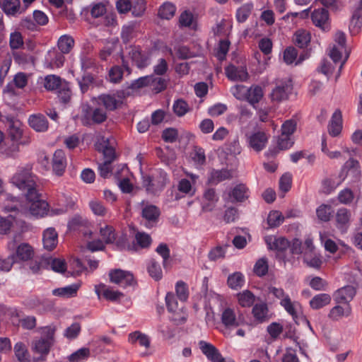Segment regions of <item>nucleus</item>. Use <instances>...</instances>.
<instances>
[{
	"label": "nucleus",
	"mask_w": 362,
	"mask_h": 362,
	"mask_svg": "<svg viewBox=\"0 0 362 362\" xmlns=\"http://www.w3.org/2000/svg\"><path fill=\"white\" fill-rule=\"evenodd\" d=\"M52 346V341L45 340V338H40L33 341L31 344V350L35 354H40V356L33 358L34 362L45 361L46 356L49 354L51 346Z\"/></svg>",
	"instance_id": "6e6552de"
},
{
	"label": "nucleus",
	"mask_w": 362,
	"mask_h": 362,
	"mask_svg": "<svg viewBox=\"0 0 362 362\" xmlns=\"http://www.w3.org/2000/svg\"><path fill=\"white\" fill-rule=\"evenodd\" d=\"M199 348L202 353L211 361L216 362L220 360L221 354L218 349L212 344L204 341L199 343Z\"/></svg>",
	"instance_id": "a878e982"
},
{
	"label": "nucleus",
	"mask_w": 362,
	"mask_h": 362,
	"mask_svg": "<svg viewBox=\"0 0 362 362\" xmlns=\"http://www.w3.org/2000/svg\"><path fill=\"white\" fill-rule=\"evenodd\" d=\"M292 90L291 85L288 81H279L270 93L273 102H281L287 100Z\"/></svg>",
	"instance_id": "1a4fd4ad"
},
{
	"label": "nucleus",
	"mask_w": 362,
	"mask_h": 362,
	"mask_svg": "<svg viewBox=\"0 0 362 362\" xmlns=\"http://www.w3.org/2000/svg\"><path fill=\"white\" fill-rule=\"evenodd\" d=\"M310 39L311 37L309 32L305 30H298L294 35L293 41L298 47L303 48L307 47L310 42Z\"/></svg>",
	"instance_id": "58836bf2"
},
{
	"label": "nucleus",
	"mask_w": 362,
	"mask_h": 362,
	"mask_svg": "<svg viewBox=\"0 0 362 362\" xmlns=\"http://www.w3.org/2000/svg\"><path fill=\"white\" fill-rule=\"evenodd\" d=\"M155 82V79L152 76H146L140 77L138 79L134 81L129 86H128L126 90H122L117 92V96L120 98H124L131 94L130 89L138 90L141 88L151 85Z\"/></svg>",
	"instance_id": "9d476101"
},
{
	"label": "nucleus",
	"mask_w": 362,
	"mask_h": 362,
	"mask_svg": "<svg viewBox=\"0 0 362 362\" xmlns=\"http://www.w3.org/2000/svg\"><path fill=\"white\" fill-rule=\"evenodd\" d=\"M247 191L248 189L245 185L239 184L233 189L230 196L235 201L243 202L248 197Z\"/></svg>",
	"instance_id": "ea45409f"
},
{
	"label": "nucleus",
	"mask_w": 362,
	"mask_h": 362,
	"mask_svg": "<svg viewBox=\"0 0 362 362\" xmlns=\"http://www.w3.org/2000/svg\"><path fill=\"white\" fill-rule=\"evenodd\" d=\"M175 12V7L171 3H164L159 8L158 16L163 19H170L174 15Z\"/></svg>",
	"instance_id": "603ef678"
},
{
	"label": "nucleus",
	"mask_w": 362,
	"mask_h": 362,
	"mask_svg": "<svg viewBox=\"0 0 362 362\" xmlns=\"http://www.w3.org/2000/svg\"><path fill=\"white\" fill-rule=\"evenodd\" d=\"M173 108L175 114L178 117L185 115L189 111L187 103L182 99L176 100L173 104Z\"/></svg>",
	"instance_id": "e2e57ef3"
},
{
	"label": "nucleus",
	"mask_w": 362,
	"mask_h": 362,
	"mask_svg": "<svg viewBox=\"0 0 362 362\" xmlns=\"http://www.w3.org/2000/svg\"><path fill=\"white\" fill-rule=\"evenodd\" d=\"M58 47L63 54L69 53L74 45V40L72 37L64 35L58 40Z\"/></svg>",
	"instance_id": "37998d69"
},
{
	"label": "nucleus",
	"mask_w": 362,
	"mask_h": 362,
	"mask_svg": "<svg viewBox=\"0 0 362 362\" xmlns=\"http://www.w3.org/2000/svg\"><path fill=\"white\" fill-rule=\"evenodd\" d=\"M148 272L150 276L158 281L162 278V270L160 264L155 260L151 259L148 266Z\"/></svg>",
	"instance_id": "4d7b16f0"
},
{
	"label": "nucleus",
	"mask_w": 362,
	"mask_h": 362,
	"mask_svg": "<svg viewBox=\"0 0 362 362\" xmlns=\"http://www.w3.org/2000/svg\"><path fill=\"white\" fill-rule=\"evenodd\" d=\"M129 341L132 344H134L136 341H139L141 346H144L146 348H148L150 346V339L148 337L146 334H143L139 331H136L134 332L129 334Z\"/></svg>",
	"instance_id": "8fccbe9b"
},
{
	"label": "nucleus",
	"mask_w": 362,
	"mask_h": 362,
	"mask_svg": "<svg viewBox=\"0 0 362 362\" xmlns=\"http://www.w3.org/2000/svg\"><path fill=\"white\" fill-rule=\"evenodd\" d=\"M132 59L140 68H144L148 65V57L143 54L139 48H134L129 52Z\"/></svg>",
	"instance_id": "473e14b6"
},
{
	"label": "nucleus",
	"mask_w": 362,
	"mask_h": 362,
	"mask_svg": "<svg viewBox=\"0 0 362 362\" xmlns=\"http://www.w3.org/2000/svg\"><path fill=\"white\" fill-rule=\"evenodd\" d=\"M167 181V173L160 170L151 176L148 175L144 177L143 185L148 192L156 194L164 188Z\"/></svg>",
	"instance_id": "7ed1b4c3"
},
{
	"label": "nucleus",
	"mask_w": 362,
	"mask_h": 362,
	"mask_svg": "<svg viewBox=\"0 0 362 362\" xmlns=\"http://www.w3.org/2000/svg\"><path fill=\"white\" fill-rule=\"evenodd\" d=\"M80 287L79 284H72L66 287L59 288L52 291L54 296H62V297H73L77 293V291Z\"/></svg>",
	"instance_id": "c9c22d12"
},
{
	"label": "nucleus",
	"mask_w": 362,
	"mask_h": 362,
	"mask_svg": "<svg viewBox=\"0 0 362 362\" xmlns=\"http://www.w3.org/2000/svg\"><path fill=\"white\" fill-rule=\"evenodd\" d=\"M135 240L141 248L148 247L152 241L151 236L144 232H137L135 235Z\"/></svg>",
	"instance_id": "052dcab7"
},
{
	"label": "nucleus",
	"mask_w": 362,
	"mask_h": 362,
	"mask_svg": "<svg viewBox=\"0 0 362 362\" xmlns=\"http://www.w3.org/2000/svg\"><path fill=\"white\" fill-rule=\"evenodd\" d=\"M29 125L36 132H43L47 130L49 123L42 114L32 115L28 119Z\"/></svg>",
	"instance_id": "412c9836"
},
{
	"label": "nucleus",
	"mask_w": 362,
	"mask_h": 362,
	"mask_svg": "<svg viewBox=\"0 0 362 362\" xmlns=\"http://www.w3.org/2000/svg\"><path fill=\"white\" fill-rule=\"evenodd\" d=\"M355 295L356 288L353 286H346L334 293V298L337 303H347L353 299Z\"/></svg>",
	"instance_id": "a211bd4d"
},
{
	"label": "nucleus",
	"mask_w": 362,
	"mask_h": 362,
	"mask_svg": "<svg viewBox=\"0 0 362 362\" xmlns=\"http://www.w3.org/2000/svg\"><path fill=\"white\" fill-rule=\"evenodd\" d=\"M264 240L271 250L284 252L290 247L289 241L284 237L267 236Z\"/></svg>",
	"instance_id": "dca6fc26"
},
{
	"label": "nucleus",
	"mask_w": 362,
	"mask_h": 362,
	"mask_svg": "<svg viewBox=\"0 0 362 362\" xmlns=\"http://www.w3.org/2000/svg\"><path fill=\"white\" fill-rule=\"evenodd\" d=\"M269 265L266 257H262L257 261L254 266V273L258 276H263L268 272Z\"/></svg>",
	"instance_id": "5fc2aeb1"
},
{
	"label": "nucleus",
	"mask_w": 362,
	"mask_h": 362,
	"mask_svg": "<svg viewBox=\"0 0 362 362\" xmlns=\"http://www.w3.org/2000/svg\"><path fill=\"white\" fill-rule=\"evenodd\" d=\"M14 353L19 362H30V355L26 346L23 342H18L14 346Z\"/></svg>",
	"instance_id": "f704fd0d"
},
{
	"label": "nucleus",
	"mask_w": 362,
	"mask_h": 362,
	"mask_svg": "<svg viewBox=\"0 0 362 362\" xmlns=\"http://www.w3.org/2000/svg\"><path fill=\"white\" fill-rule=\"evenodd\" d=\"M233 177V173L226 169L213 170L210 173L209 182L211 184L216 185L222 181L230 180Z\"/></svg>",
	"instance_id": "cd10ccee"
},
{
	"label": "nucleus",
	"mask_w": 362,
	"mask_h": 362,
	"mask_svg": "<svg viewBox=\"0 0 362 362\" xmlns=\"http://www.w3.org/2000/svg\"><path fill=\"white\" fill-rule=\"evenodd\" d=\"M101 289L103 291V296L108 300L115 301L123 296L122 293L106 288L104 284H100L95 286V292L98 296H100Z\"/></svg>",
	"instance_id": "7c9ffc66"
},
{
	"label": "nucleus",
	"mask_w": 362,
	"mask_h": 362,
	"mask_svg": "<svg viewBox=\"0 0 362 362\" xmlns=\"http://www.w3.org/2000/svg\"><path fill=\"white\" fill-rule=\"evenodd\" d=\"M160 211L155 205H147L142 209V217L147 221L148 228L153 227L158 220Z\"/></svg>",
	"instance_id": "f3484780"
},
{
	"label": "nucleus",
	"mask_w": 362,
	"mask_h": 362,
	"mask_svg": "<svg viewBox=\"0 0 362 362\" xmlns=\"http://www.w3.org/2000/svg\"><path fill=\"white\" fill-rule=\"evenodd\" d=\"M9 45L11 49H18L23 46V39L20 32L16 31L10 35Z\"/></svg>",
	"instance_id": "bf43d9fd"
},
{
	"label": "nucleus",
	"mask_w": 362,
	"mask_h": 362,
	"mask_svg": "<svg viewBox=\"0 0 362 362\" xmlns=\"http://www.w3.org/2000/svg\"><path fill=\"white\" fill-rule=\"evenodd\" d=\"M100 234L106 244L114 243L116 240V233L115 228L111 226L100 227Z\"/></svg>",
	"instance_id": "79ce46f5"
},
{
	"label": "nucleus",
	"mask_w": 362,
	"mask_h": 362,
	"mask_svg": "<svg viewBox=\"0 0 362 362\" xmlns=\"http://www.w3.org/2000/svg\"><path fill=\"white\" fill-rule=\"evenodd\" d=\"M8 135L13 144L11 146V153L18 151V141L22 138L23 129L22 122L14 118H8Z\"/></svg>",
	"instance_id": "20e7f679"
},
{
	"label": "nucleus",
	"mask_w": 362,
	"mask_h": 362,
	"mask_svg": "<svg viewBox=\"0 0 362 362\" xmlns=\"http://www.w3.org/2000/svg\"><path fill=\"white\" fill-rule=\"evenodd\" d=\"M221 322L226 327H236L240 325L239 320L236 318L235 311L229 308L223 311Z\"/></svg>",
	"instance_id": "c85d7f7f"
},
{
	"label": "nucleus",
	"mask_w": 362,
	"mask_h": 362,
	"mask_svg": "<svg viewBox=\"0 0 362 362\" xmlns=\"http://www.w3.org/2000/svg\"><path fill=\"white\" fill-rule=\"evenodd\" d=\"M226 75L231 81H246L249 74L245 66H235L230 64L225 69Z\"/></svg>",
	"instance_id": "9b49d317"
},
{
	"label": "nucleus",
	"mask_w": 362,
	"mask_h": 362,
	"mask_svg": "<svg viewBox=\"0 0 362 362\" xmlns=\"http://www.w3.org/2000/svg\"><path fill=\"white\" fill-rule=\"evenodd\" d=\"M350 26L360 28L362 26V0H359L356 8L353 11Z\"/></svg>",
	"instance_id": "09e8293b"
},
{
	"label": "nucleus",
	"mask_w": 362,
	"mask_h": 362,
	"mask_svg": "<svg viewBox=\"0 0 362 362\" xmlns=\"http://www.w3.org/2000/svg\"><path fill=\"white\" fill-rule=\"evenodd\" d=\"M43 245L48 251L54 250L58 243V235L54 228H49L43 233Z\"/></svg>",
	"instance_id": "4be33fe9"
},
{
	"label": "nucleus",
	"mask_w": 362,
	"mask_h": 362,
	"mask_svg": "<svg viewBox=\"0 0 362 362\" xmlns=\"http://www.w3.org/2000/svg\"><path fill=\"white\" fill-rule=\"evenodd\" d=\"M252 314L255 320L258 323H262L269 320V308L265 303H256L252 309Z\"/></svg>",
	"instance_id": "aec40b11"
},
{
	"label": "nucleus",
	"mask_w": 362,
	"mask_h": 362,
	"mask_svg": "<svg viewBox=\"0 0 362 362\" xmlns=\"http://www.w3.org/2000/svg\"><path fill=\"white\" fill-rule=\"evenodd\" d=\"M284 221V216L279 211H271L267 217V223L271 228L279 226Z\"/></svg>",
	"instance_id": "3c124183"
},
{
	"label": "nucleus",
	"mask_w": 362,
	"mask_h": 362,
	"mask_svg": "<svg viewBox=\"0 0 362 362\" xmlns=\"http://www.w3.org/2000/svg\"><path fill=\"white\" fill-rule=\"evenodd\" d=\"M2 9L7 15L15 16L23 13L25 8L21 6L20 0H5Z\"/></svg>",
	"instance_id": "bb28decb"
},
{
	"label": "nucleus",
	"mask_w": 362,
	"mask_h": 362,
	"mask_svg": "<svg viewBox=\"0 0 362 362\" xmlns=\"http://www.w3.org/2000/svg\"><path fill=\"white\" fill-rule=\"evenodd\" d=\"M88 221L82 216L76 215L74 216L68 223V226L71 230H77L82 226H86Z\"/></svg>",
	"instance_id": "69168bd1"
},
{
	"label": "nucleus",
	"mask_w": 362,
	"mask_h": 362,
	"mask_svg": "<svg viewBox=\"0 0 362 362\" xmlns=\"http://www.w3.org/2000/svg\"><path fill=\"white\" fill-rule=\"evenodd\" d=\"M264 96V91L261 86L253 85L247 89L245 100L253 107L255 106Z\"/></svg>",
	"instance_id": "393cba45"
},
{
	"label": "nucleus",
	"mask_w": 362,
	"mask_h": 362,
	"mask_svg": "<svg viewBox=\"0 0 362 362\" xmlns=\"http://www.w3.org/2000/svg\"><path fill=\"white\" fill-rule=\"evenodd\" d=\"M342 170H346L347 175H351L356 180L361 177L360 165L357 160L349 159L344 165Z\"/></svg>",
	"instance_id": "c756f323"
},
{
	"label": "nucleus",
	"mask_w": 362,
	"mask_h": 362,
	"mask_svg": "<svg viewBox=\"0 0 362 362\" xmlns=\"http://www.w3.org/2000/svg\"><path fill=\"white\" fill-rule=\"evenodd\" d=\"M66 167L65 153L61 149L57 150L52 158V170L57 176H62Z\"/></svg>",
	"instance_id": "ddd939ff"
},
{
	"label": "nucleus",
	"mask_w": 362,
	"mask_h": 362,
	"mask_svg": "<svg viewBox=\"0 0 362 362\" xmlns=\"http://www.w3.org/2000/svg\"><path fill=\"white\" fill-rule=\"evenodd\" d=\"M313 23L323 30H329V15L327 9L322 8L315 10L311 15Z\"/></svg>",
	"instance_id": "4468645a"
},
{
	"label": "nucleus",
	"mask_w": 362,
	"mask_h": 362,
	"mask_svg": "<svg viewBox=\"0 0 362 362\" xmlns=\"http://www.w3.org/2000/svg\"><path fill=\"white\" fill-rule=\"evenodd\" d=\"M107 118L106 111L97 107L88 112L86 111L84 115L81 117V121L84 126H91L93 124H101L104 122Z\"/></svg>",
	"instance_id": "423d86ee"
},
{
	"label": "nucleus",
	"mask_w": 362,
	"mask_h": 362,
	"mask_svg": "<svg viewBox=\"0 0 362 362\" xmlns=\"http://www.w3.org/2000/svg\"><path fill=\"white\" fill-rule=\"evenodd\" d=\"M333 211L328 204H321L316 210L317 218L324 222L329 221Z\"/></svg>",
	"instance_id": "864d4df0"
},
{
	"label": "nucleus",
	"mask_w": 362,
	"mask_h": 362,
	"mask_svg": "<svg viewBox=\"0 0 362 362\" xmlns=\"http://www.w3.org/2000/svg\"><path fill=\"white\" fill-rule=\"evenodd\" d=\"M175 291L180 302H185L189 297V291L187 284L180 281L176 284Z\"/></svg>",
	"instance_id": "13d9d810"
},
{
	"label": "nucleus",
	"mask_w": 362,
	"mask_h": 362,
	"mask_svg": "<svg viewBox=\"0 0 362 362\" xmlns=\"http://www.w3.org/2000/svg\"><path fill=\"white\" fill-rule=\"evenodd\" d=\"M298 51L295 47H288L284 52V61L286 64H291L296 60V64H299L309 57V54L305 51L300 54L298 58Z\"/></svg>",
	"instance_id": "2eb2a0df"
},
{
	"label": "nucleus",
	"mask_w": 362,
	"mask_h": 362,
	"mask_svg": "<svg viewBox=\"0 0 362 362\" xmlns=\"http://www.w3.org/2000/svg\"><path fill=\"white\" fill-rule=\"evenodd\" d=\"M99 100L104 105L107 110L113 111L116 110L122 102L117 100L115 95H102L99 97Z\"/></svg>",
	"instance_id": "4c0bfd02"
},
{
	"label": "nucleus",
	"mask_w": 362,
	"mask_h": 362,
	"mask_svg": "<svg viewBox=\"0 0 362 362\" xmlns=\"http://www.w3.org/2000/svg\"><path fill=\"white\" fill-rule=\"evenodd\" d=\"M247 141L251 148L259 152L265 148L268 142V136L264 132H257L252 134Z\"/></svg>",
	"instance_id": "f8f14e48"
},
{
	"label": "nucleus",
	"mask_w": 362,
	"mask_h": 362,
	"mask_svg": "<svg viewBox=\"0 0 362 362\" xmlns=\"http://www.w3.org/2000/svg\"><path fill=\"white\" fill-rule=\"evenodd\" d=\"M28 202V208L31 215L43 216L47 214L48 204L40 198V194L36 191V196L26 197Z\"/></svg>",
	"instance_id": "0eeeda50"
},
{
	"label": "nucleus",
	"mask_w": 362,
	"mask_h": 362,
	"mask_svg": "<svg viewBox=\"0 0 362 362\" xmlns=\"http://www.w3.org/2000/svg\"><path fill=\"white\" fill-rule=\"evenodd\" d=\"M62 78L56 75H48L45 78L44 87L47 90H55L62 86Z\"/></svg>",
	"instance_id": "49530a36"
},
{
	"label": "nucleus",
	"mask_w": 362,
	"mask_h": 362,
	"mask_svg": "<svg viewBox=\"0 0 362 362\" xmlns=\"http://www.w3.org/2000/svg\"><path fill=\"white\" fill-rule=\"evenodd\" d=\"M244 276L239 272H234L228 277L227 284L232 289L237 290L240 288L244 285Z\"/></svg>",
	"instance_id": "a19ab883"
},
{
	"label": "nucleus",
	"mask_w": 362,
	"mask_h": 362,
	"mask_svg": "<svg viewBox=\"0 0 362 362\" xmlns=\"http://www.w3.org/2000/svg\"><path fill=\"white\" fill-rule=\"evenodd\" d=\"M351 313V309L349 305L345 308L340 305H336L330 310L328 316L333 320H338L344 315L349 316Z\"/></svg>",
	"instance_id": "a18cd8bd"
},
{
	"label": "nucleus",
	"mask_w": 362,
	"mask_h": 362,
	"mask_svg": "<svg viewBox=\"0 0 362 362\" xmlns=\"http://www.w3.org/2000/svg\"><path fill=\"white\" fill-rule=\"evenodd\" d=\"M303 261L308 267L317 269H320L322 264V257L315 252L303 255Z\"/></svg>",
	"instance_id": "de8ad7c7"
},
{
	"label": "nucleus",
	"mask_w": 362,
	"mask_h": 362,
	"mask_svg": "<svg viewBox=\"0 0 362 362\" xmlns=\"http://www.w3.org/2000/svg\"><path fill=\"white\" fill-rule=\"evenodd\" d=\"M351 219V212L346 208H341L336 214L337 227L341 232H346Z\"/></svg>",
	"instance_id": "5701e85b"
},
{
	"label": "nucleus",
	"mask_w": 362,
	"mask_h": 362,
	"mask_svg": "<svg viewBox=\"0 0 362 362\" xmlns=\"http://www.w3.org/2000/svg\"><path fill=\"white\" fill-rule=\"evenodd\" d=\"M90 356V350L88 348H81L69 356L71 362H79L87 358Z\"/></svg>",
	"instance_id": "680f3d73"
},
{
	"label": "nucleus",
	"mask_w": 362,
	"mask_h": 362,
	"mask_svg": "<svg viewBox=\"0 0 362 362\" xmlns=\"http://www.w3.org/2000/svg\"><path fill=\"white\" fill-rule=\"evenodd\" d=\"M11 182L19 189L25 191L26 197L36 196L35 180L30 168H20L11 178Z\"/></svg>",
	"instance_id": "f257e3e1"
},
{
	"label": "nucleus",
	"mask_w": 362,
	"mask_h": 362,
	"mask_svg": "<svg viewBox=\"0 0 362 362\" xmlns=\"http://www.w3.org/2000/svg\"><path fill=\"white\" fill-rule=\"evenodd\" d=\"M237 299L240 306L247 308L253 305L255 296L250 291L245 290L237 294Z\"/></svg>",
	"instance_id": "e433bc0d"
},
{
	"label": "nucleus",
	"mask_w": 362,
	"mask_h": 362,
	"mask_svg": "<svg viewBox=\"0 0 362 362\" xmlns=\"http://www.w3.org/2000/svg\"><path fill=\"white\" fill-rule=\"evenodd\" d=\"M280 304L293 318L298 317L297 308L300 305L299 303L296 301L292 302L290 297L286 296L281 300Z\"/></svg>",
	"instance_id": "c03bdc74"
},
{
	"label": "nucleus",
	"mask_w": 362,
	"mask_h": 362,
	"mask_svg": "<svg viewBox=\"0 0 362 362\" xmlns=\"http://www.w3.org/2000/svg\"><path fill=\"white\" fill-rule=\"evenodd\" d=\"M33 255L34 251L32 247L28 243H22L16 249L15 258L18 257L21 260L27 261L32 258Z\"/></svg>",
	"instance_id": "72a5a7b5"
},
{
	"label": "nucleus",
	"mask_w": 362,
	"mask_h": 362,
	"mask_svg": "<svg viewBox=\"0 0 362 362\" xmlns=\"http://www.w3.org/2000/svg\"><path fill=\"white\" fill-rule=\"evenodd\" d=\"M297 123L294 119H288L285 121L281 126V134L283 136H291L296 129Z\"/></svg>",
	"instance_id": "0e129e2a"
},
{
	"label": "nucleus",
	"mask_w": 362,
	"mask_h": 362,
	"mask_svg": "<svg viewBox=\"0 0 362 362\" xmlns=\"http://www.w3.org/2000/svg\"><path fill=\"white\" fill-rule=\"evenodd\" d=\"M342 129V115L340 110L333 113L328 125V132L332 136H338Z\"/></svg>",
	"instance_id": "6ab92c4d"
},
{
	"label": "nucleus",
	"mask_w": 362,
	"mask_h": 362,
	"mask_svg": "<svg viewBox=\"0 0 362 362\" xmlns=\"http://www.w3.org/2000/svg\"><path fill=\"white\" fill-rule=\"evenodd\" d=\"M92 211L97 216H104L107 212L106 208L103 203L98 200H92L89 203Z\"/></svg>",
	"instance_id": "774afa93"
},
{
	"label": "nucleus",
	"mask_w": 362,
	"mask_h": 362,
	"mask_svg": "<svg viewBox=\"0 0 362 362\" xmlns=\"http://www.w3.org/2000/svg\"><path fill=\"white\" fill-rule=\"evenodd\" d=\"M132 14L136 17L141 16L146 10L145 0H134L132 5Z\"/></svg>",
	"instance_id": "338daca9"
},
{
	"label": "nucleus",
	"mask_w": 362,
	"mask_h": 362,
	"mask_svg": "<svg viewBox=\"0 0 362 362\" xmlns=\"http://www.w3.org/2000/svg\"><path fill=\"white\" fill-rule=\"evenodd\" d=\"M184 302H177L174 293L169 292L165 296L168 311L171 313L170 320L176 325H183L187 320L188 315L183 305Z\"/></svg>",
	"instance_id": "f03ea898"
},
{
	"label": "nucleus",
	"mask_w": 362,
	"mask_h": 362,
	"mask_svg": "<svg viewBox=\"0 0 362 362\" xmlns=\"http://www.w3.org/2000/svg\"><path fill=\"white\" fill-rule=\"evenodd\" d=\"M204 203L202 205V209L205 211H212L216 202L218 201V197L217 196L214 189L209 188L205 190L203 194Z\"/></svg>",
	"instance_id": "b1692460"
},
{
	"label": "nucleus",
	"mask_w": 362,
	"mask_h": 362,
	"mask_svg": "<svg viewBox=\"0 0 362 362\" xmlns=\"http://www.w3.org/2000/svg\"><path fill=\"white\" fill-rule=\"evenodd\" d=\"M252 7V4H245L238 9L236 18L239 23H243L247 19L251 13Z\"/></svg>",
	"instance_id": "6e6d98bb"
},
{
	"label": "nucleus",
	"mask_w": 362,
	"mask_h": 362,
	"mask_svg": "<svg viewBox=\"0 0 362 362\" xmlns=\"http://www.w3.org/2000/svg\"><path fill=\"white\" fill-rule=\"evenodd\" d=\"M109 276L112 283L119 285L122 287L133 286L135 284L133 274L129 272L119 269L111 270L109 273Z\"/></svg>",
	"instance_id": "39448f33"
},
{
	"label": "nucleus",
	"mask_w": 362,
	"mask_h": 362,
	"mask_svg": "<svg viewBox=\"0 0 362 362\" xmlns=\"http://www.w3.org/2000/svg\"><path fill=\"white\" fill-rule=\"evenodd\" d=\"M331 302V296L327 293H320L315 296L310 301V305L313 309L318 310Z\"/></svg>",
	"instance_id": "2f4dec72"
}]
</instances>
